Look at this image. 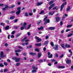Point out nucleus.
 Masks as SVG:
<instances>
[{
	"mask_svg": "<svg viewBox=\"0 0 73 73\" xmlns=\"http://www.w3.org/2000/svg\"><path fill=\"white\" fill-rule=\"evenodd\" d=\"M52 9L53 10H54V9H56V10H57V9H58V8L57 7H56L53 8Z\"/></svg>",
	"mask_w": 73,
	"mask_h": 73,
	"instance_id": "obj_38",
	"label": "nucleus"
},
{
	"mask_svg": "<svg viewBox=\"0 0 73 73\" xmlns=\"http://www.w3.org/2000/svg\"><path fill=\"white\" fill-rule=\"evenodd\" d=\"M31 24H30L28 27L27 28V29H29V28H31Z\"/></svg>",
	"mask_w": 73,
	"mask_h": 73,
	"instance_id": "obj_36",
	"label": "nucleus"
},
{
	"mask_svg": "<svg viewBox=\"0 0 73 73\" xmlns=\"http://www.w3.org/2000/svg\"><path fill=\"white\" fill-rule=\"evenodd\" d=\"M15 7V5H12L11 7L10 8H13L14 7Z\"/></svg>",
	"mask_w": 73,
	"mask_h": 73,
	"instance_id": "obj_53",
	"label": "nucleus"
},
{
	"mask_svg": "<svg viewBox=\"0 0 73 73\" xmlns=\"http://www.w3.org/2000/svg\"><path fill=\"white\" fill-rule=\"evenodd\" d=\"M32 68H33V70L31 71L32 73H34V72H36V69H37V68H36V67L34 65H33L32 66Z\"/></svg>",
	"mask_w": 73,
	"mask_h": 73,
	"instance_id": "obj_1",
	"label": "nucleus"
},
{
	"mask_svg": "<svg viewBox=\"0 0 73 73\" xmlns=\"http://www.w3.org/2000/svg\"><path fill=\"white\" fill-rule=\"evenodd\" d=\"M48 42H49V41H48V40H47V41H45L44 43V44H45V45L48 44Z\"/></svg>",
	"mask_w": 73,
	"mask_h": 73,
	"instance_id": "obj_32",
	"label": "nucleus"
},
{
	"mask_svg": "<svg viewBox=\"0 0 73 73\" xmlns=\"http://www.w3.org/2000/svg\"><path fill=\"white\" fill-rule=\"evenodd\" d=\"M66 2L62 5L60 9L61 11L62 10V9H63V8H64V5H66Z\"/></svg>",
	"mask_w": 73,
	"mask_h": 73,
	"instance_id": "obj_2",
	"label": "nucleus"
},
{
	"mask_svg": "<svg viewBox=\"0 0 73 73\" xmlns=\"http://www.w3.org/2000/svg\"><path fill=\"white\" fill-rule=\"evenodd\" d=\"M20 65V63H17L16 64V66H19Z\"/></svg>",
	"mask_w": 73,
	"mask_h": 73,
	"instance_id": "obj_55",
	"label": "nucleus"
},
{
	"mask_svg": "<svg viewBox=\"0 0 73 73\" xmlns=\"http://www.w3.org/2000/svg\"><path fill=\"white\" fill-rule=\"evenodd\" d=\"M71 30H70V29H67L66 30V32H69V31H70Z\"/></svg>",
	"mask_w": 73,
	"mask_h": 73,
	"instance_id": "obj_49",
	"label": "nucleus"
},
{
	"mask_svg": "<svg viewBox=\"0 0 73 73\" xmlns=\"http://www.w3.org/2000/svg\"><path fill=\"white\" fill-rule=\"evenodd\" d=\"M60 19V17H56L55 18V20L56 21V23H58V22L59 21Z\"/></svg>",
	"mask_w": 73,
	"mask_h": 73,
	"instance_id": "obj_5",
	"label": "nucleus"
},
{
	"mask_svg": "<svg viewBox=\"0 0 73 73\" xmlns=\"http://www.w3.org/2000/svg\"><path fill=\"white\" fill-rule=\"evenodd\" d=\"M21 50H18L15 51V52H21Z\"/></svg>",
	"mask_w": 73,
	"mask_h": 73,
	"instance_id": "obj_29",
	"label": "nucleus"
},
{
	"mask_svg": "<svg viewBox=\"0 0 73 73\" xmlns=\"http://www.w3.org/2000/svg\"><path fill=\"white\" fill-rule=\"evenodd\" d=\"M15 16H13L11 17H10V19H11V20H13V19H15Z\"/></svg>",
	"mask_w": 73,
	"mask_h": 73,
	"instance_id": "obj_26",
	"label": "nucleus"
},
{
	"mask_svg": "<svg viewBox=\"0 0 73 73\" xmlns=\"http://www.w3.org/2000/svg\"><path fill=\"white\" fill-rule=\"evenodd\" d=\"M68 51L69 52H70V53L71 55L72 56V50H71V49L69 50Z\"/></svg>",
	"mask_w": 73,
	"mask_h": 73,
	"instance_id": "obj_27",
	"label": "nucleus"
},
{
	"mask_svg": "<svg viewBox=\"0 0 73 73\" xmlns=\"http://www.w3.org/2000/svg\"><path fill=\"white\" fill-rule=\"evenodd\" d=\"M4 65H5V66H7L8 65V64H7V63L5 62H4Z\"/></svg>",
	"mask_w": 73,
	"mask_h": 73,
	"instance_id": "obj_57",
	"label": "nucleus"
},
{
	"mask_svg": "<svg viewBox=\"0 0 73 73\" xmlns=\"http://www.w3.org/2000/svg\"><path fill=\"white\" fill-rule=\"evenodd\" d=\"M58 44H56V45L55 47H54V49L55 50H58Z\"/></svg>",
	"mask_w": 73,
	"mask_h": 73,
	"instance_id": "obj_6",
	"label": "nucleus"
},
{
	"mask_svg": "<svg viewBox=\"0 0 73 73\" xmlns=\"http://www.w3.org/2000/svg\"><path fill=\"white\" fill-rule=\"evenodd\" d=\"M26 25H27V23L25 22L24 23L23 26L24 27L26 28Z\"/></svg>",
	"mask_w": 73,
	"mask_h": 73,
	"instance_id": "obj_22",
	"label": "nucleus"
},
{
	"mask_svg": "<svg viewBox=\"0 0 73 73\" xmlns=\"http://www.w3.org/2000/svg\"><path fill=\"white\" fill-rule=\"evenodd\" d=\"M0 67H4V65H3L2 63L0 64Z\"/></svg>",
	"mask_w": 73,
	"mask_h": 73,
	"instance_id": "obj_45",
	"label": "nucleus"
},
{
	"mask_svg": "<svg viewBox=\"0 0 73 73\" xmlns=\"http://www.w3.org/2000/svg\"><path fill=\"white\" fill-rule=\"evenodd\" d=\"M42 39L38 37H37V42H40V41H41Z\"/></svg>",
	"mask_w": 73,
	"mask_h": 73,
	"instance_id": "obj_4",
	"label": "nucleus"
},
{
	"mask_svg": "<svg viewBox=\"0 0 73 73\" xmlns=\"http://www.w3.org/2000/svg\"><path fill=\"white\" fill-rule=\"evenodd\" d=\"M70 7L69 6L67 9L66 11H70Z\"/></svg>",
	"mask_w": 73,
	"mask_h": 73,
	"instance_id": "obj_13",
	"label": "nucleus"
},
{
	"mask_svg": "<svg viewBox=\"0 0 73 73\" xmlns=\"http://www.w3.org/2000/svg\"><path fill=\"white\" fill-rule=\"evenodd\" d=\"M51 62H55L56 60L55 59H52L51 60Z\"/></svg>",
	"mask_w": 73,
	"mask_h": 73,
	"instance_id": "obj_46",
	"label": "nucleus"
},
{
	"mask_svg": "<svg viewBox=\"0 0 73 73\" xmlns=\"http://www.w3.org/2000/svg\"><path fill=\"white\" fill-rule=\"evenodd\" d=\"M15 33V31H13L11 33L12 35H14Z\"/></svg>",
	"mask_w": 73,
	"mask_h": 73,
	"instance_id": "obj_48",
	"label": "nucleus"
},
{
	"mask_svg": "<svg viewBox=\"0 0 73 73\" xmlns=\"http://www.w3.org/2000/svg\"><path fill=\"white\" fill-rule=\"evenodd\" d=\"M63 56H64V54H62L60 56V58H62V57H63Z\"/></svg>",
	"mask_w": 73,
	"mask_h": 73,
	"instance_id": "obj_56",
	"label": "nucleus"
},
{
	"mask_svg": "<svg viewBox=\"0 0 73 73\" xmlns=\"http://www.w3.org/2000/svg\"><path fill=\"white\" fill-rule=\"evenodd\" d=\"M65 46L67 48H69V47H70V45L68 44H66Z\"/></svg>",
	"mask_w": 73,
	"mask_h": 73,
	"instance_id": "obj_42",
	"label": "nucleus"
},
{
	"mask_svg": "<svg viewBox=\"0 0 73 73\" xmlns=\"http://www.w3.org/2000/svg\"><path fill=\"white\" fill-rule=\"evenodd\" d=\"M17 58V57H13L12 58L13 60H15V61H16V58Z\"/></svg>",
	"mask_w": 73,
	"mask_h": 73,
	"instance_id": "obj_39",
	"label": "nucleus"
},
{
	"mask_svg": "<svg viewBox=\"0 0 73 73\" xmlns=\"http://www.w3.org/2000/svg\"><path fill=\"white\" fill-rule=\"evenodd\" d=\"M1 57L3 58L4 57V55H3V52H1Z\"/></svg>",
	"mask_w": 73,
	"mask_h": 73,
	"instance_id": "obj_10",
	"label": "nucleus"
},
{
	"mask_svg": "<svg viewBox=\"0 0 73 73\" xmlns=\"http://www.w3.org/2000/svg\"><path fill=\"white\" fill-rule=\"evenodd\" d=\"M5 22L6 23H7V24H8V23H9V21L8 20H6L5 21Z\"/></svg>",
	"mask_w": 73,
	"mask_h": 73,
	"instance_id": "obj_52",
	"label": "nucleus"
},
{
	"mask_svg": "<svg viewBox=\"0 0 73 73\" xmlns=\"http://www.w3.org/2000/svg\"><path fill=\"white\" fill-rule=\"evenodd\" d=\"M55 56H56V57H58V54H57V53H56L55 54Z\"/></svg>",
	"mask_w": 73,
	"mask_h": 73,
	"instance_id": "obj_60",
	"label": "nucleus"
},
{
	"mask_svg": "<svg viewBox=\"0 0 73 73\" xmlns=\"http://www.w3.org/2000/svg\"><path fill=\"white\" fill-rule=\"evenodd\" d=\"M9 26H7L5 28V30H7V29H9Z\"/></svg>",
	"mask_w": 73,
	"mask_h": 73,
	"instance_id": "obj_20",
	"label": "nucleus"
},
{
	"mask_svg": "<svg viewBox=\"0 0 73 73\" xmlns=\"http://www.w3.org/2000/svg\"><path fill=\"white\" fill-rule=\"evenodd\" d=\"M26 39H27V37H25L22 40V41L23 42H24V41H25V40H26Z\"/></svg>",
	"mask_w": 73,
	"mask_h": 73,
	"instance_id": "obj_11",
	"label": "nucleus"
},
{
	"mask_svg": "<svg viewBox=\"0 0 73 73\" xmlns=\"http://www.w3.org/2000/svg\"><path fill=\"white\" fill-rule=\"evenodd\" d=\"M25 16H26V17H28V13H25Z\"/></svg>",
	"mask_w": 73,
	"mask_h": 73,
	"instance_id": "obj_31",
	"label": "nucleus"
},
{
	"mask_svg": "<svg viewBox=\"0 0 73 73\" xmlns=\"http://www.w3.org/2000/svg\"><path fill=\"white\" fill-rule=\"evenodd\" d=\"M20 60V58H17H17H16V60H15V61L16 62H19Z\"/></svg>",
	"mask_w": 73,
	"mask_h": 73,
	"instance_id": "obj_8",
	"label": "nucleus"
},
{
	"mask_svg": "<svg viewBox=\"0 0 73 73\" xmlns=\"http://www.w3.org/2000/svg\"><path fill=\"white\" fill-rule=\"evenodd\" d=\"M24 28H25V27H24V26L22 27L20 29L21 30H23L24 29Z\"/></svg>",
	"mask_w": 73,
	"mask_h": 73,
	"instance_id": "obj_34",
	"label": "nucleus"
},
{
	"mask_svg": "<svg viewBox=\"0 0 73 73\" xmlns=\"http://www.w3.org/2000/svg\"><path fill=\"white\" fill-rule=\"evenodd\" d=\"M5 25V23H1V25H2V26H4Z\"/></svg>",
	"mask_w": 73,
	"mask_h": 73,
	"instance_id": "obj_61",
	"label": "nucleus"
},
{
	"mask_svg": "<svg viewBox=\"0 0 73 73\" xmlns=\"http://www.w3.org/2000/svg\"><path fill=\"white\" fill-rule=\"evenodd\" d=\"M5 46H6V47H7V46H8V44H7V43H5Z\"/></svg>",
	"mask_w": 73,
	"mask_h": 73,
	"instance_id": "obj_62",
	"label": "nucleus"
},
{
	"mask_svg": "<svg viewBox=\"0 0 73 73\" xmlns=\"http://www.w3.org/2000/svg\"><path fill=\"white\" fill-rule=\"evenodd\" d=\"M65 68V66H58V68H59V69H61V68Z\"/></svg>",
	"mask_w": 73,
	"mask_h": 73,
	"instance_id": "obj_16",
	"label": "nucleus"
},
{
	"mask_svg": "<svg viewBox=\"0 0 73 73\" xmlns=\"http://www.w3.org/2000/svg\"><path fill=\"white\" fill-rule=\"evenodd\" d=\"M8 71V70L7 69H4V72H7Z\"/></svg>",
	"mask_w": 73,
	"mask_h": 73,
	"instance_id": "obj_51",
	"label": "nucleus"
},
{
	"mask_svg": "<svg viewBox=\"0 0 73 73\" xmlns=\"http://www.w3.org/2000/svg\"><path fill=\"white\" fill-rule=\"evenodd\" d=\"M29 54L31 55H32L33 56H35V55H36V54H35V53H33V52L30 53Z\"/></svg>",
	"mask_w": 73,
	"mask_h": 73,
	"instance_id": "obj_15",
	"label": "nucleus"
},
{
	"mask_svg": "<svg viewBox=\"0 0 73 73\" xmlns=\"http://www.w3.org/2000/svg\"><path fill=\"white\" fill-rule=\"evenodd\" d=\"M21 34V33H19L17 34V35H16V37H19V36H20Z\"/></svg>",
	"mask_w": 73,
	"mask_h": 73,
	"instance_id": "obj_17",
	"label": "nucleus"
},
{
	"mask_svg": "<svg viewBox=\"0 0 73 73\" xmlns=\"http://www.w3.org/2000/svg\"><path fill=\"white\" fill-rule=\"evenodd\" d=\"M41 43H38L37 44V46H41Z\"/></svg>",
	"mask_w": 73,
	"mask_h": 73,
	"instance_id": "obj_37",
	"label": "nucleus"
},
{
	"mask_svg": "<svg viewBox=\"0 0 73 73\" xmlns=\"http://www.w3.org/2000/svg\"><path fill=\"white\" fill-rule=\"evenodd\" d=\"M17 20H18V19H17L15 20L14 21V23H17Z\"/></svg>",
	"mask_w": 73,
	"mask_h": 73,
	"instance_id": "obj_58",
	"label": "nucleus"
},
{
	"mask_svg": "<svg viewBox=\"0 0 73 73\" xmlns=\"http://www.w3.org/2000/svg\"><path fill=\"white\" fill-rule=\"evenodd\" d=\"M53 56V54H51L49 56H48V58H52Z\"/></svg>",
	"mask_w": 73,
	"mask_h": 73,
	"instance_id": "obj_30",
	"label": "nucleus"
},
{
	"mask_svg": "<svg viewBox=\"0 0 73 73\" xmlns=\"http://www.w3.org/2000/svg\"><path fill=\"white\" fill-rule=\"evenodd\" d=\"M61 46L63 48H64V49H65V47H64V44H62L61 45Z\"/></svg>",
	"mask_w": 73,
	"mask_h": 73,
	"instance_id": "obj_33",
	"label": "nucleus"
},
{
	"mask_svg": "<svg viewBox=\"0 0 73 73\" xmlns=\"http://www.w3.org/2000/svg\"><path fill=\"white\" fill-rule=\"evenodd\" d=\"M43 28H44L43 27H41L40 28H38V30H42V29H43Z\"/></svg>",
	"mask_w": 73,
	"mask_h": 73,
	"instance_id": "obj_23",
	"label": "nucleus"
},
{
	"mask_svg": "<svg viewBox=\"0 0 73 73\" xmlns=\"http://www.w3.org/2000/svg\"><path fill=\"white\" fill-rule=\"evenodd\" d=\"M72 26H73V25L72 24L69 25L67 26V28H69V27H72Z\"/></svg>",
	"mask_w": 73,
	"mask_h": 73,
	"instance_id": "obj_19",
	"label": "nucleus"
},
{
	"mask_svg": "<svg viewBox=\"0 0 73 73\" xmlns=\"http://www.w3.org/2000/svg\"><path fill=\"white\" fill-rule=\"evenodd\" d=\"M29 15L30 16H33V13H29Z\"/></svg>",
	"mask_w": 73,
	"mask_h": 73,
	"instance_id": "obj_54",
	"label": "nucleus"
},
{
	"mask_svg": "<svg viewBox=\"0 0 73 73\" xmlns=\"http://www.w3.org/2000/svg\"><path fill=\"white\" fill-rule=\"evenodd\" d=\"M42 4V2H39L38 3L37 5H41Z\"/></svg>",
	"mask_w": 73,
	"mask_h": 73,
	"instance_id": "obj_21",
	"label": "nucleus"
},
{
	"mask_svg": "<svg viewBox=\"0 0 73 73\" xmlns=\"http://www.w3.org/2000/svg\"><path fill=\"white\" fill-rule=\"evenodd\" d=\"M32 48V46H31V45L29 46L28 47V46L27 47L26 49H28H28H29L30 48Z\"/></svg>",
	"mask_w": 73,
	"mask_h": 73,
	"instance_id": "obj_35",
	"label": "nucleus"
},
{
	"mask_svg": "<svg viewBox=\"0 0 73 73\" xmlns=\"http://www.w3.org/2000/svg\"><path fill=\"white\" fill-rule=\"evenodd\" d=\"M5 8L6 9H7L8 8H9V7L8 6V5H6L5 6Z\"/></svg>",
	"mask_w": 73,
	"mask_h": 73,
	"instance_id": "obj_50",
	"label": "nucleus"
},
{
	"mask_svg": "<svg viewBox=\"0 0 73 73\" xmlns=\"http://www.w3.org/2000/svg\"><path fill=\"white\" fill-rule=\"evenodd\" d=\"M54 3H53L52 5H51L50 6L51 7V8H53V7H54Z\"/></svg>",
	"mask_w": 73,
	"mask_h": 73,
	"instance_id": "obj_41",
	"label": "nucleus"
},
{
	"mask_svg": "<svg viewBox=\"0 0 73 73\" xmlns=\"http://www.w3.org/2000/svg\"><path fill=\"white\" fill-rule=\"evenodd\" d=\"M41 21L40 20L38 22L37 24H38V25L40 24V23H41Z\"/></svg>",
	"mask_w": 73,
	"mask_h": 73,
	"instance_id": "obj_47",
	"label": "nucleus"
},
{
	"mask_svg": "<svg viewBox=\"0 0 73 73\" xmlns=\"http://www.w3.org/2000/svg\"><path fill=\"white\" fill-rule=\"evenodd\" d=\"M72 35H73V34L72 33L68 35V37H70V36H72Z\"/></svg>",
	"mask_w": 73,
	"mask_h": 73,
	"instance_id": "obj_28",
	"label": "nucleus"
},
{
	"mask_svg": "<svg viewBox=\"0 0 73 73\" xmlns=\"http://www.w3.org/2000/svg\"><path fill=\"white\" fill-rule=\"evenodd\" d=\"M49 29H50L51 30H54L55 29L54 27H51L49 28Z\"/></svg>",
	"mask_w": 73,
	"mask_h": 73,
	"instance_id": "obj_14",
	"label": "nucleus"
},
{
	"mask_svg": "<svg viewBox=\"0 0 73 73\" xmlns=\"http://www.w3.org/2000/svg\"><path fill=\"white\" fill-rule=\"evenodd\" d=\"M21 9V7H19L17 8V10H18V11H19L21 12V11H20V9Z\"/></svg>",
	"mask_w": 73,
	"mask_h": 73,
	"instance_id": "obj_24",
	"label": "nucleus"
},
{
	"mask_svg": "<svg viewBox=\"0 0 73 73\" xmlns=\"http://www.w3.org/2000/svg\"><path fill=\"white\" fill-rule=\"evenodd\" d=\"M21 12V11H18L16 13V15H19V14H20V13Z\"/></svg>",
	"mask_w": 73,
	"mask_h": 73,
	"instance_id": "obj_25",
	"label": "nucleus"
},
{
	"mask_svg": "<svg viewBox=\"0 0 73 73\" xmlns=\"http://www.w3.org/2000/svg\"><path fill=\"white\" fill-rule=\"evenodd\" d=\"M18 48H19V49H22V50L23 49V47H22L21 46H18Z\"/></svg>",
	"mask_w": 73,
	"mask_h": 73,
	"instance_id": "obj_44",
	"label": "nucleus"
},
{
	"mask_svg": "<svg viewBox=\"0 0 73 73\" xmlns=\"http://www.w3.org/2000/svg\"><path fill=\"white\" fill-rule=\"evenodd\" d=\"M21 45H23V46H24L25 44V43H22L21 44Z\"/></svg>",
	"mask_w": 73,
	"mask_h": 73,
	"instance_id": "obj_59",
	"label": "nucleus"
},
{
	"mask_svg": "<svg viewBox=\"0 0 73 73\" xmlns=\"http://www.w3.org/2000/svg\"><path fill=\"white\" fill-rule=\"evenodd\" d=\"M54 13H55V12H54L53 13V12L52 11H50L49 13V15H52L54 14Z\"/></svg>",
	"mask_w": 73,
	"mask_h": 73,
	"instance_id": "obj_9",
	"label": "nucleus"
},
{
	"mask_svg": "<svg viewBox=\"0 0 73 73\" xmlns=\"http://www.w3.org/2000/svg\"><path fill=\"white\" fill-rule=\"evenodd\" d=\"M41 56V53H39L38 54V58H40Z\"/></svg>",
	"mask_w": 73,
	"mask_h": 73,
	"instance_id": "obj_7",
	"label": "nucleus"
},
{
	"mask_svg": "<svg viewBox=\"0 0 73 73\" xmlns=\"http://www.w3.org/2000/svg\"><path fill=\"white\" fill-rule=\"evenodd\" d=\"M53 1H51L50 2H49V4L50 5H51L52 4H53Z\"/></svg>",
	"mask_w": 73,
	"mask_h": 73,
	"instance_id": "obj_18",
	"label": "nucleus"
},
{
	"mask_svg": "<svg viewBox=\"0 0 73 73\" xmlns=\"http://www.w3.org/2000/svg\"><path fill=\"white\" fill-rule=\"evenodd\" d=\"M54 3H53L52 5H51L50 6L51 7V8H53V7H54Z\"/></svg>",
	"mask_w": 73,
	"mask_h": 73,
	"instance_id": "obj_40",
	"label": "nucleus"
},
{
	"mask_svg": "<svg viewBox=\"0 0 73 73\" xmlns=\"http://www.w3.org/2000/svg\"><path fill=\"white\" fill-rule=\"evenodd\" d=\"M44 11H41V12H40V14H42V13H44Z\"/></svg>",
	"mask_w": 73,
	"mask_h": 73,
	"instance_id": "obj_64",
	"label": "nucleus"
},
{
	"mask_svg": "<svg viewBox=\"0 0 73 73\" xmlns=\"http://www.w3.org/2000/svg\"><path fill=\"white\" fill-rule=\"evenodd\" d=\"M47 18L48 17H46L44 19L43 21H46V22L47 23H50V20H49V19H47Z\"/></svg>",
	"mask_w": 73,
	"mask_h": 73,
	"instance_id": "obj_3",
	"label": "nucleus"
},
{
	"mask_svg": "<svg viewBox=\"0 0 73 73\" xmlns=\"http://www.w3.org/2000/svg\"><path fill=\"white\" fill-rule=\"evenodd\" d=\"M67 64H70L71 63V60H67L66 61Z\"/></svg>",
	"mask_w": 73,
	"mask_h": 73,
	"instance_id": "obj_12",
	"label": "nucleus"
},
{
	"mask_svg": "<svg viewBox=\"0 0 73 73\" xmlns=\"http://www.w3.org/2000/svg\"><path fill=\"white\" fill-rule=\"evenodd\" d=\"M50 45H51L52 46H54V44L52 42H51Z\"/></svg>",
	"mask_w": 73,
	"mask_h": 73,
	"instance_id": "obj_43",
	"label": "nucleus"
},
{
	"mask_svg": "<svg viewBox=\"0 0 73 73\" xmlns=\"http://www.w3.org/2000/svg\"><path fill=\"white\" fill-rule=\"evenodd\" d=\"M27 35L28 36H30L31 35V34H30V33L29 32H27Z\"/></svg>",
	"mask_w": 73,
	"mask_h": 73,
	"instance_id": "obj_63",
	"label": "nucleus"
}]
</instances>
